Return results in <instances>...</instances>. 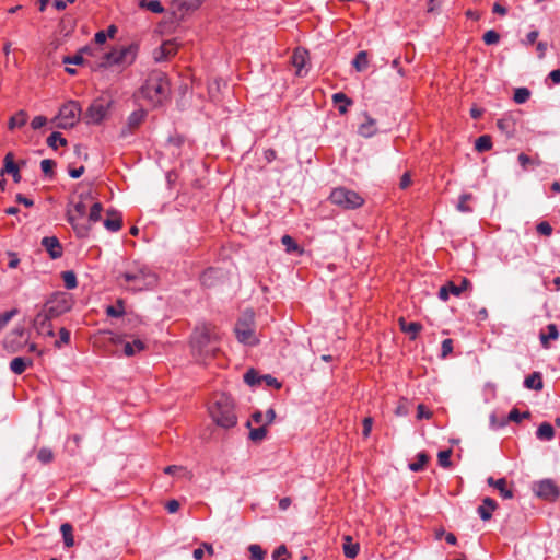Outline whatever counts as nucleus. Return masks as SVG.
Wrapping results in <instances>:
<instances>
[{
  "mask_svg": "<svg viewBox=\"0 0 560 560\" xmlns=\"http://www.w3.org/2000/svg\"><path fill=\"white\" fill-rule=\"evenodd\" d=\"M292 65L296 69V75H304L303 70L308 59V52L305 49L296 48L291 57Z\"/></svg>",
  "mask_w": 560,
  "mask_h": 560,
  "instance_id": "nucleus-21",
  "label": "nucleus"
},
{
  "mask_svg": "<svg viewBox=\"0 0 560 560\" xmlns=\"http://www.w3.org/2000/svg\"><path fill=\"white\" fill-rule=\"evenodd\" d=\"M261 383H265L268 387H275L276 389H280L282 387V384L270 374L261 375Z\"/></svg>",
  "mask_w": 560,
  "mask_h": 560,
  "instance_id": "nucleus-59",
  "label": "nucleus"
},
{
  "mask_svg": "<svg viewBox=\"0 0 560 560\" xmlns=\"http://www.w3.org/2000/svg\"><path fill=\"white\" fill-rule=\"evenodd\" d=\"M7 172L12 175L14 183L21 182V174L19 166L14 162L13 153L9 152L4 156V167L2 170V173Z\"/></svg>",
  "mask_w": 560,
  "mask_h": 560,
  "instance_id": "nucleus-25",
  "label": "nucleus"
},
{
  "mask_svg": "<svg viewBox=\"0 0 560 560\" xmlns=\"http://www.w3.org/2000/svg\"><path fill=\"white\" fill-rule=\"evenodd\" d=\"M453 351V340L447 338L442 341L441 346V357L445 358Z\"/></svg>",
  "mask_w": 560,
  "mask_h": 560,
  "instance_id": "nucleus-62",
  "label": "nucleus"
},
{
  "mask_svg": "<svg viewBox=\"0 0 560 560\" xmlns=\"http://www.w3.org/2000/svg\"><path fill=\"white\" fill-rule=\"evenodd\" d=\"M103 211V206L101 202L98 201H95L92 203V206L90 207V212H89V218H88V222L90 225L91 223H96L101 220V213Z\"/></svg>",
  "mask_w": 560,
  "mask_h": 560,
  "instance_id": "nucleus-44",
  "label": "nucleus"
},
{
  "mask_svg": "<svg viewBox=\"0 0 560 560\" xmlns=\"http://www.w3.org/2000/svg\"><path fill=\"white\" fill-rule=\"evenodd\" d=\"M530 412L527 410V411H524V412H521L517 408H513L510 412H509V416H508V419L510 421H513V422H516V423H520L523 419H529L530 418Z\"/></svg>",
  "mask_w": 560,
  "mask_h": 560,
  "instance_id": "nucleus-51",
  "label": "nucleus"
},
{
  "mask_svg": "<svg viewBox=\"0 0 560 560\" xmlns=\"http://www.w3.org/2000/svg\"><path fill=\"white\" fill-rule=\"evenodd\" d=\"M248 551L253 560H262L266 557V551L256 544L249 545Z\"/></svg>",
  "mask_w": 560,
  "mask_h": 560,
  "instance_id": "nucleus-55",
  "label": "nucleus"
},
{
  "mask_svg": "<svg viewBox=\"0 0 560 560\" xmlns=\"http://www.w3.org/2000/svg\"><path fill=\"white\" fill-rule=\"evenodd\" d=\"M37 459L42 463V464H49L54 460V453L50 448L48 447H42L38 452H37Z\"/></svg>",
  "mask_w": 560,
  "mask_h": 560,
  "instance_id": "nucleus-52",
  "label": "nucleus"
},
{
  "mask_svg": "<svg viewBox=\"0 0 560 560\" xmlns=\"http://www.w3.org/2000/svg\"><path fill=\"white\" fill-rule=\"evenodd\" d=\"M288 556H289V551H288L285 545L278 546L272 552L273 560H287Z\"/></svg>",
  "mask_w": 560,
  "mask_h": 560,
  "instance_id": "nucleus-60",
  "label": "nucleus"
},
{
  "mask_svg": "<svg viewBox=\"0 0 560 560\" xmlns=\"http://www.w3.org/2000/svg\"><path fill=\"white\" fill-rule=\"evenodd\" d=\"M417 460L409 464V469L412 471H421L424 469L428 464L430 457L425 452H420L417 454Z\"/></svg>",
  "mask_w": 560,
  "mask_h": 560,
  "instance_id": "nucleus-40",
  "label": "nucleus"
},
{
  "mask_svg": "<svg viewBox=\"0 0 560 560\" xmlns=\"http://www.w3.org/2000/svg\"><path fill=\"white\" fill-rule=\"evenodd\" d=\"M209 412L215 424L223 429H231L237 423L234 400L226 394L215 397Z\"/></svg>",
  "mask_w": 560,
  "mask_h": 560,
  "instance_id": "nucleus-2",
  "label": "nucleus"
},
{
  "mask_svg": "<svg viewBox=\"0 0 560 560\" xmlns=\"http://www.w3.org/2000/svg\"><path fill=\"white\" fill-rule=\"evenodd\" d=\"M110 103L104 100H95L86 108L84 119L89 125H100L108 115Z\"/></svg>",
  "mask_w": 560,
  "mask_h": 560,
  "instance_id": "nucleus-13",
  "label": "nucleus"
},
{
  "mask_svg": "<svg viewBox=\"0 0 560 560\" xmlns=\"http://www.w3.org/2000/svg\"><path fill=\"white\" fill-rule=\"evenodd\" d=\"M536 230L539 234L550 236L552 234V226L547 221H541L537 224Z\"/></svg>",
  "mask_w": 560,
  "mask_h": 560,
  "instance_id": "nucleus-61",
  "label": "nucleus"
},
{
  "mask_svg": "<svg viewBox=\"0 0 560 560\" xmlns=\"http://www.w3.org/2000/svg\"><path fill=\"white\" fill-rule=\"evenodd\" d=\"M60 532L62 534L63 542L67 547H72L74 545L73 538V527L70 523H63L60 526Z\"/></svg>",
  "mask_w": 560,
  "mask_h": 560,
  "instance_id": "nucleus-41",
  "label": "nucleus"
},
{
  "mask_svg": "<svg viewBox=\"0 0 560 560\" xmlns=\"http://www.w3.org/2000/svg\"><path fill=\"white\" fill-rule=\"evenodd\" d=\"M108 215H112L113 218L105 219L104 226L110 232H118L122 226L121 214L115 211H108Z\"/></svg>",
  "mask_w": 560,
  "mask_h": 560,
  "instance_id": "nucleus-28",
  "label": "nucleus"
},
{
  "mask_svg": "<svg viewBox=\"0 0 560 560\" xmlns=\"http://www.w3.org/2000/svg\"><path fill=\"white\" fill-rule=\"evenodd\" d=\"M244 382L250 387L258 386L261 384V375L255 369H249L244 374Z\"/></svg>",
  "mask_w": 560,
  "mask_h": 560,
  "instance_id": "nucleus-45",
  "label": "nucleus"
},
{
  "mask_svg": "<svg viewBox=\"0 0 560 560\" xmlns=\"http://www.w3.org/2000/svg\"><path fill=\"white\" fill-rule=\"evenodd\" d=\"M222 279L220 269L209 267L200 276V282L206 288L215 287Z\"/></svg>",
  "mask_w": 560,
  "mask_h": 560,
  "instance_id": "nucleus-18",
  "label": "nucleus"
},
{
  "mask_svg": "<svg viewBox=\"0 0 560 560\" xmlns=\"http://www.w3.org/2000/svg\"><path fill=\"white\" fill-rule=\"evenodd\" d=\"M120 279L124 280L121 285L128 290L142 291L154 287L158 282L155 273H153L148 267H137L129 269L121 273Z\"/></svg>",
  "mask_w": 560,
  "mask_h": 560,
  "instance_id": "nucleus-5",
  "label": "nucleus"
},
{
  "mask_svg": "<svg viewBox=\"0 0 560 560\" xmlns=\"http://www.w3.org/2000/svg\"><path fill=\"white\" fill-rule=\"evenodd\" d=\"M375 119L366 116V121L359 127V133L365 138H370L376 133Z\"/></svg>",
  "mask_w": 560,
  "mask_h": 560,
  "instance_id": "nucleus-35",
  "label": "nucleus"
},
{
  "mask_svg": "<svg viewBox=\"0 0 560 560\" xmlns=\"http://www.w3.org/2000/svg\"><path fill=\"white\" fill-rule=\"evenodd\" d=\"M559 338V330L556 324H548L546 326V331L541 330L539 334V339L542 348L549 349L550 340H557Z\"/></svg>",
  "mask_w": 560,
  "mask_h": 560,
  "instance_id": "nucleus-24",
  "label": "nucleus"
},
{
  "mask_svg": "<svg viewBox=\"0 0 560 560\" xmlns=\"http://www.w3.org/2000/svg\"><path fill=\"white\" fill-rule=\"evenodd\" d=\"M27 122V114L25 110H20L14 114L8 122L9 129L21 128Z\"/></svg>",
  "mask_w": 560,
  "mask_h": 560,
  "instance_id": "nucleus-36",
  "label": "nucleus"
},
{
  "mask_svg": "<svg viewBox=\"0 0 560 560\" xmlns=\"http://www.w3.org/2000/svg\"><path fill=\"white\" fill-rule=\"evenodd\" d=\"M536 436L541 441H550L555 438V429L549 422H542L536 431Z\"/></svg>",
  "mask_w": 560,
  "mask_h": 560,
  "instance_id": "nucleus-33",
  "label": "nucleus"
},
{
  "mask_svg": "<svg viewBox=\"0 0 560 560\" xmlns=\"http://www.w3.org/2000/svg\"><path fill=\"white\" fill-rule=\"evenodd\" d=\"M524 386L528 389L541 390L544 387L542 375L540 372H533L524 380Z\"/></svg>",
  "mask_w": 560,
  "mask_h": 560,
  "instance_id": "nucleus-27",
  "label": "nucleus"
},
{
  "mask_svg": "<svg viewBox=\"0 0 560 560\" xmlns=\"http://www.w3.org/2000/svg\"><path fill=\"white\" fill-rule=\"evenodd\" d=\"M530 97V91L527 88H518L514 92L513 100L516 104H523Z\"/></svg>",
  "mask_w": 560,
  "mask_h": 560,
  "instance_id": "nucleus-50",
  "label": "nucleus"
},
{
  "mask_svg": "<svg viewBox=\"0 0 560 560\" xmlns=\"http://www.w3.org/2000/svg\"><path fill=\"white\" fill-rule=\"evenodd\" d=\"M219 338L215 327L203 324L195 328L191 335V348L200 355H214Z\"/></svg>",
  "mask_w": 560,
  "mask_h": 560,
  "instance_id": "nucleus-4",
  "label": "nucleus"
},
{
  "mask_svg": "<svg viewBox=\"0 0 560 560\" xmlns=\"http://www.w3.org/2000/svg\"><path fill=\"white\" fill-rule=\"evenodd\" d=\"M56 162L50 159L42 160L40 168L45 176L52 178L55 175Z\"/></svg>",
  "mask_w": 560,
  "mask_h": 560,
  "instance_id": "nucleus-48",
  "label": "nucleus"
},
{
  "mask_svg": "<svg viewBox=\"0 0 560 560\" xmlns=\"http://www.w3.org/2000/svg\"><path fill=\"white\" fill-rule=\"evenodd\" d=\"M451 455H452V450H445V451L439 452V454H438L439 465L444 468L451 467V465H452Z\"/></svg>",
  "mask_w": 560,
  "mask_h": 560,
  "instance_id": "nucleus-54",
  "label": "nucleus"
},
{
  "mask_svg": "<svg viewBox=\"0 0 560 560\" xmlns=\"http://www.w3.org/2000/svg\"><path fill=\"white\" fill-rule=\"evenodd\" d=\"M281 243L285 246V252L291 254V253H302L303 249L300 247V245L295 242V240L285 234L282 236L281 238Z\"/></svg>",
  "mask_w": 560,
  "mask_h": 560,
  "instance_id": "nucleus-42",
  "label": "nucleus"
},
{
  "mask_svg": "<svg viewBox=\"0 0 560 560\" xmlns=\"http://www.w3.org/2000/svg\"><path fill=\"white\" fill-rule=\"evenodd\" d=\"M329 200L343 210L359 209L365 201L359 192L346 187L334 188L329 195Z\"/></svg>",
  "mask_w": 560,
  "mask_h": 560,
  "instance_id": "nucleus-7",
  "label": "nucleus"
},
{
  "mask_svg": "<svg viewBox=\"0 0 560 560\" xmlns=\"http://www.w3.org/2000/svg\"><path fill=\"white\" fill-rule=\"evenodd\" d=\"M57 142L60 144V145H66L67 144V139L62 137V135L58 131H54L51 132V135L47 138V144L51 148V149H57Z\"/></svg>",
  "mask_w": 560,
  "mask_h": 560,
  "instance_id": "nucleus-49",
  "label": "nucleus"
},
{
  "mask_svg": "<svg viewBox=\"0 0 560 560\" xmlns=\"http://www.w3.org/2000/svg\"><path fill=\"white\" fill-rule=\"evenodd\" d=\"M81 112L80 105L78 102H69L61 106L59 109V124L60 128H71L75 125L78 120V116Z\"/></svg>",
  "mask_w": 560,
  "mask_h": 560,
  "instance_id": "nucleus-14",
  "label": "nucleus"
},
{
  "mask_svg": "<svg viewBox=\"0 0 560 560\" xmlns=\"http://www.w3.org/2000/svg\"><path fill=\"white\" fill-rule=\"evenodd\" d=\"M74 304L72 294L68 292H55L52 293L45 304L43 305L42 310L47 312L50 317L58 318L59 316L66 314L67 312L71 311L72 306Z\"/></svg>",
  "mask_w": 560,
  "mask_h": 560,
  "instance_id": "nucleus-8",
  "label": "nucleus"
},
{
  "mask_svg": "<svg viewBox=\"0 0 560 560\" xmlns=\"http://www.w3.org/2000/svg\"><path fill=\"white\" fill-rule=\"evenodd\" d=\"M137 55V48L132 45L122 46L119 48L112 49L108 52H105L102 61L100 63L101 67H110L114 65H130L133 62Z\"/></svg>",
  "mask_w": 560,
  "mask_h": 560,
  "instance_id": "nucleus-9",
  "label": "nucleus"
},
{
  "mask_svg": "<svg viewBox=\"0 0 560 560\" xmlns=\"http://www.w3.org/2000/svg\"><path fill=\"white\" fill-rule=\"evenodd\" d=\"M105 313L109 317L118 318L125 314V304L121 299L116 301V304L108 305L105 310Z\"/></svg>",
  "mask_w": 560,
  "mask_h": 560,
  "instance_id": "nucleus-39",
  "label": "nucleus"
},
{
  "mask_svg": "<svg viewBox=\"0 0 560 560\" xmlns=\"http://www.w3.org/2000/svg\"><path fill=\"white\" fill-rule=\"evenodd\" d=\"M178 7L186 11L197 10L203 2V0H177Z\"/></svg>",
  "mask_w": 560,
  "mask_h": 560,
  "instance_id": "nucleus-53",
  "label": "nucleus"
},
{
  "mask_svg": "<svg viewBox=\"0 0 560 560\" xmlns=\"http://www.w3.org/2000/svg\"><path fill=\"white\" fill-rule=\"evenodd\" d=\"M474 199L472 194L465 192L462 194L458 198V202L456 205V209L459 212L469 213L472 212V208L469 206V202Z\"/></svg>",
  "mask_w": 560,
  "mask_h": 560,
  "instance_id": "nucleus-38",
  "label": "nucleus"
},
{
  "mask_svg": "<svg viewBox=\"0 0 560 560\" xmlns=\"http://www.w3.org/2000/svg\"><path fill=\"white\" fill-rule=\"evenodd\" d=\"M498 503L494 499L486 497L482 499V504L477 508V513L485 522L490 521L493 512L498 509Z\"/></svg>",
  "mask_w": 560,
  "mask_h": 560,
  "instance_id": "nucleus-19",
  "label": "nucleus"
},
{
  "mask_svg": "<svg viewBox=\"0 0 560 560\" xmlns=\"http://www.w3.org/2000/svg\"><path fill=\"white\" fill-rule=\"evenodd\" d=\"M42 246L47 250L51 259H58L63 255L62 245L56 236L43 237Z\"/></svg>",
  "mask_w": 560,
  "mask_h": 560,
  "instance_id": "nucleus-16",
  "label": "nucleus"
},
{
  "mask_svg": "<svg viewBox=\"0 0 560 560\" xmlns=\"http://www.w3.org/2000/svg\"><path fill=\"white\" fill-rule=\"evenodd\" d=\"M532 489L538 498L547 502H556L560 497V488L551 479L534 482Z\"/></svg>",
  "mask_w": 560,
  "mask_h": 560,
  "instance_id": "nucleus-12",
  "label": "nucleus"
},
{
  "mask_svg": "<svg viewBox=\"0 0 560 560\" xmlns=\"http://www.w3.org/2000/svg\"><path fill=\"white\" fill-rule=\"evenodd\" d=\"M250 425H252V422L247 421L246 427L250 429L249 435H248L249 440L255 443L261 442L267 436V433H268L267 425L261 424L260 427L254 428V429Z\"/></svg>",
  "mask_w": 560,
  "mask_h": 560,
  "instance_id": "nucleus-30",
  "label": "nucleus"
},
{
  "mask_svg": "<svg viewBox=\"0 0 560 560\" xmlns=\"http://www.w3.org/2000/svg\"><path fill=\"white\" fill-rule=\"evenodd\" d=\"M33 365V360L24 357H16L10 362V370L18 375L23 374L27 368Z\"/></svg>",
  "mask_w": 560,
  "mask_h": 560,
  "instance_id": "nucleus-26",
  "label": "nucleus"
},
{
  "mask_svg": "<svg viewBox=\"0 0 560 560\" xmlns=\"http://www.w3.org/2000/svg\"><path fill=\"white\" fill-rule=\"evenodd\" d=\"M93 197L91 194H80L79 200L70 203V207L67 209V221L72 226L75 235L79 238H85L90 235L91 225L85 222H81V220L85 217L88 211V201H92Z\"/></svg>",
  "mask_w": 560,
  "mask_h": 560,
  "instance_id": "nucleus-1",
  "label": "nucleus"
},
{
  "mask_svg": "<svg viewBox=\"0 0 560 560\" xmlns=\"http://www.w3.org/2000/svg\"><path fill=\"white\" fill-rule=\"evenodd\" d=\"M139 7L142 9H147L153 13H163L164 8L159 0H141L139 2Z\"/></svg>",
  "mask_w": 560,
  "mask_h": 560,
  "instance_id": "nucleus-43",
  "label": "nucleus"
},
{
  "mask_svg": "<svg viewBox=\"0 0 560 560\" xmlns=\"http://www.w3.org/2000/svg\"><path fill=\"white\" fill-rule=\"evenodd\" d=\"M140 93L153 106L161 105L170 94V82L162 72H153L141 86Z\"/></svg>",
  "mask_w": 560,
  "mask_h": 560,
  "instance_id": "nucleus-3",
  "label": "nucleus"
},
{
  "mask_svg": "<svg viewBox=\"0 0 560 560\" xmlns=\"http://www.w3.org/2000/svg\"><path fill=\"white\" fill-rule=\"evenodd\" d=\"M255 313L253 310H246L243 312L241 317L237 319L234 332L236 339L246 346H256L259 340L255 332Z\"/></svg>",
  "mask_w": 560,
  "mask_h": 560,
  "instance_id": "nucleus-6",
  "label": "nucleus"
},
{
  "mask_svg": "<svg viewBox=\"0 0 560 560\" xmlns=\"http://www.w3.org/2000/svg\"><path fill=\"white\" fill-rule=\"evenodd\" d=\"M433 413L423 405L419 404L417 407V418L418 419H431Z\"/></svg>",
  "mask_w": 560,
  "mask_h": 560,
  "instance_id": "nucleus-63",
  "label": "nucleus"
},
{
  "mask_svg": "<svg viewBox=\"0 0 560 560\" xmlns=\"http://www.w3.org/2000/svg\"><path fill=\"white\" fill-rule=\"evenodd\" d=\"M65 287L68 290L75 289L78 287L77 275L72 270H67L61 273Z\"/></svg>",
  "mask_w": 560,
  "mask_h": 560,
  "instance_id": "nucleus-47",
  "label": "nucleus"
},
{
  "mask_svg": "<svg viewBox=\"0 0 560 560\" xmlns=\"http://www.w3.org/2000/svg\"><path fill=\"white\" fill-rule=\"evenodd\" d=\"M92 49L88 46L81 48L74 56H65L62 58V63L65 65H84L85 60L83 58V54H91Z\"/></svg>",
  "mask_w": 560,
  "mask_h": 560,
  "instance_id": "nucleus-31",
  "label": "nucleus"
},
{
  "mask_svg": "<svg viewBox=\"0 0 560 560\" xmlns=\"http://www.w3.org/2000/svg\"><path fill=\"white\" fill-rule=\"evenodd\" d=\"M482 39L486 45H495L500 40V34L494 30H489L483 34Z\"/></svg>",
  "mask_w": 560,
  "mask_h": 560,
  "instance_id": "nucleus-57",
  "label": "nucleus"
},
{
  "mask_svg": "<svg viewBox=\"0 0 560 560\" xmlns=\"http://www.w3.org/2000/svg\"><path fill=\"white\" fill-rule=\"evenodd\" d=\"M52 319L50 315L40 310L32 320V327L36 330L37 335L45 337H54L55 331L52 327Z\"/></svg>",
  "mask_w": 560,
  "mask_h": 560,
  "instance_id": "nucleus-15",
  "label": "nucleus"
},
{
  "mask_svg": "<svg viewBox=\"0 0 560 560\" xmlns=\"http://www.w3.org/2000/svg\"><path fill=\"white\" fill-rule=\"evenodd\" d=\"M18 312L19 311L16 308H12L0 314V330L8 325V323L13 318V316L18 314Z\"/></svg>",
  "mask_w": 560,
  "mask_h": 560,
  "instance_id": "nucleus-58",
  "label": "nucleus"
},
{
  "mask_svg": "<svg viewBox=\"0 0 560 560\" xmlns=\"http://www.w3.org/2000/svg\"><path fill=\"white\" fill-rule=\"evenodd\" d=\"M352 67L358 71V72H363L368 69L369 67V56H368V51L365 50H361L359 51L354 59L352 60Z\"/></svg>",
  "mask_w": 560,
  "mask_h": 560,
  "instance_id": "nucleus-34",
  "label": "nucleus"
},
{
  "mask_svg": "<svg viewBox=\"0 0 560 560\" xmlns=\"http://www.w3.org/2000/svg\"><path fill=\"white\" fill-rule=\"evenodd\" d=\"M47 124V118L45 116H35L32 121H31V127L34 129V130H37L42 127H44L45 125Z\"/></svg>",
  "mask_w": 560,
  "mask_h": 560,
  "instance_id": "nucleus-64",
  "label": "nucleus"
},
{
  "mask_svg": "<svg viewBox=\"0 0 560 560\" xmlns=\"http://www.w3.org/2000/svg\"><path fill=\"white\" fill-rule=\"evenodd\" d=\"M487 482L489 486L495 488L503 499H512L514 497V491L512 488L508 487L505 478L494 479L493 477H489Z\"/></svg>",
  "mask_w": 560,
  "mask_h": 560,
  "instance_id": "nucleus-20",
  "label": "nucleus"
},
{
  "mask_svg": "<svg viewBox=\"0 0 560 560\" xmlns=\"http://www.w3.org/2000/svg\"><path fill=\"white\" fill-rule=\"evenodd\" d=\"M492 149V138L489 135H482L475 141V150L479 153L487 152Z\"/></svg>",
  "mask_w": 560,
  "mask_h": 560,
  "instance_id": "nucleus-37",
  "label": "nucleus"
},
{
  "mask_svg": "<svg viewBox=\"0 0 560 560\" xmlns=\"http://www.w3.org/2000/svg\"><path fill=\"white\" fill-rule=\"evenodd\" d=\"M30 331L24 326H16L4 339V348L10 353L21 352L28 343Z\"/></svg>",
  "mask_w": 560,
  "mask_h": 560,
  "instance_id": "nucleus-10",
  "label": "nucleus"
},
{
  "mask_svg": "<svg viewBox=\"0 0 560 560\" xmlns=\"http://www.w3.org/2000/svg\"><path fill=\"white\" fill-rule=\"evenodd\" d=\"M334 104L338 105V110L341 115L348 112V107L353 104V101L345 93L338 92L332 95Z\"/></svg>",
  "mask_w": 560,
  "mask_h": 560,
  "instance_id": "nucleus-29",
  "label": "nucleus"
},
{
  "mask_svg": "<svg viewBox=\"0 0 560 560\" xmlns=\"http://www.w3.org/2000/svg\"><path fill=\"white\" fill-rule=\"evenodd\" d=\"M148 112L143 108L133 110L128 117L125 125L121 127L118 138L126 140L132 137L147 120Z\"/></svg>",
  "mask_w": 560,
  "mask_h": 560,
  "instance_id": "nucleus-11",
  "label": "nucleus"
},
{
  "mask_svg": "<svg viewBox=\"0 0 560 560\" xmlns=\"http://www.w3.org/2000/svg\"><path fill=\"white\" fill-rule=\"evenodd\" d=\"M347 544L343 545V553L347 558L353 559L358 556L360 547L359 544H353L350 536L346 537Z\"/></svg>",
  "mask_w": 560,
  "mask_h": 560,
  "instance_id": "nucleus-46",
  "label": "nucleus"
},
{
  "mask_svg": "<svg viewBox=\"0 0 560 560\" xmlns=\"http://www.w3.org/2000/svg\"><path fill=\"white\" fill-rule=\"evenodd\" d=\"M497 128L508 139H511L515 136L516 131L515 119L511 114H504L501 118L497 120Z\"/></svg>",
  "mask_w": 560,
  "mask_h": 560,
  "instance_id": "nucleus-17",
  "label": "nucleus"
},
{
  "mask_svg": "<svg viewBox=\"0 0 560 560\" xmlns=\"http://www.w3.org/2000/svg\"><path fill=\"white\" fill-rule=\"evenodd\" d=\"M399 328L401 331L409 335L410 340H416L419 332L422 330V325L418 322H407L404 317L398 319Z\"/></svg>",
  "mask_w": 560,
  "mask_h": 560,
  "instance_id": "nucleus-23",
  "label": "nucleus"
},
{
  "mask_svg": "<svg viewBox=\"0 0 560 560\" xmlns=\"http://www.w3.org/2000/svg\"><path fill=\"white\" fill-rule=\"evenodd\" d=\"M177 49H178V45L176 44L175 40H165L159 48V51L155 52L154 58L156 61L165 60V59L176 55Z\"/></svg>",
  "mask_w": 560,
  "mask_h": 560,
  "instance_id": "nucleus-22",
  "label": "nucleus"
},
{
  "mask_svg": "<svg viewBox=\"0 0 560 560\" xmlns=\"http://www.w3.org/2000/svg\"><path fill=\"white\" fill-rule=\"evenodd\" d=\"M70 342V331L62 327L59 330V339L55 341V347L60 349L62 346Z\"/></svg>",
  "mask_w": 560,
  "mask_h": 560,
  "instance_id": "nucleus-56",
  "label": "nucleus"
},
{
  "mask_svg": "<svg viewBox=\"0 0 560 560\" xmlns=\"http://www.w3.org/2000/svg\"><path fill=\"white\" fill-rule=\"evenodd\" d=\"M147 346L144 341L141 339H135L132 342H126L124 345V353L127 357H132L136 353H139L143 350H145Z\"/></svg>",
  "mask_w": 560,
  "mask_h": 560,
  "instance_id": "nucleus-32",
  "label": "nucleus"
}]
</instances>
